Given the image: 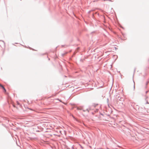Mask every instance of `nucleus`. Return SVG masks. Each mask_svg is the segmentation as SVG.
<instances>
[{"label":"nucleus","mask_w":149,"mask_h":149,"mask_svg":"<svg viewBox=\"0 0 149 149\" xmlns=\"http://www.w3.org/2000/svg\"><path fill=\"white\" fill-rule=\"evenodd\" d=\"M17 104H19L18 102H17Z\"/></svg>","instance_id":"f03ea898"},{"label":"nucleus","mask_w":149,"mask_h":149,"mask_svg":"<svg viewBox=\"0 0 149 149\" xmlns=\"http://www.w3.org/2000/svg\"><path fill=\"white\" fill-rule=\"evenodd\" d=\"M0 86L1 87H2V88L4 90V91H6V90L5 89V88H4V87L2 85H1V84H0Z\"/></svg>","instance_id":"f257e3e1"}]
</instances>
